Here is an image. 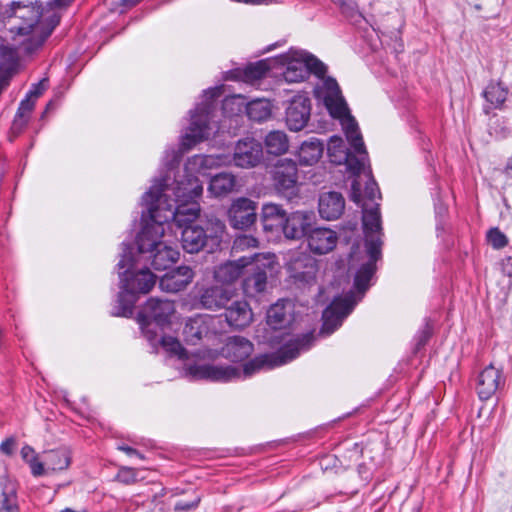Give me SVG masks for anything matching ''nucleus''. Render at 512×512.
I'll list each match as a JSON object with an SVG mask.
<instances>
[{"label":"nucleus","mask_w":512,"mask_h":512,"mask_svg":"<svg viewBox=\"0 0 512 512\" xmlns=\"http://www.w3.org/2000/svg\"><path fill=\"white\" fill-rule=\"evenodd\" d=\"M345 208L343 196L338 192H326L319 198V214L323 219L339 218Z\"/></svg>","instance_id":"obj_28"},{"label":"nucleus","mask_w":512,"mask_h":512,"mask_svg":"<svg viewBox=\"0 0 512 512\" xmlns=\"http://www.w3.org/2000/svg\"><path fill=\"white\" fill-rule=\"evenodd\" d=\"M352 189H353L352 199L355 202L359 203L360 202V194H358V192L360 191V183L357 180L353 181Z\"/></svg>","instance_id":"obj_58"},{"label":"nucleus","mask_w":512,"mask_h":512,"mask_svg":"<svg viewBox=\"0 0 512 512\" xmlns=\"http://www.w3.org/2000/svg\"><path fill=\"white\" fill-rule=\"evenodd\" d=\"M273 184L284 198L292 200L299 194L298 167L292 159H280L273 170Z\"/></svg>","instance_id":"obj_9"},{"label":"nucleus","mask_w":512,"mask_h":512,"mask_svg":"<svg viewBox=\"0 0 512 512\" xmlns=\"http://www.w3.org/2000/svg\"><path fill=\"white\" fill-rule=\"evenodd\" d=\"M34 105V101L28 96L21 101L11 127L14 133H20L21 130L26 126L29 114L32 112Z\"/></svg>","instance_id":"obj_39"},{"label":"nucleus","mask_w":512,"mask_h":512,"mask_svg":"<svg viewBox=\"0 0 512 512\" xmlns=\"http://www.w3.org/2000/svg\"><path fill=\"white\" fill-rule=\"evenodd\" d=\"M169 180V177H164L163 179L156 181L150 189H154V196L157 194L163 195L164 193H167V201L162 205V207L166 208L168 204H171L172 211H176L182 206L192 204L197 206V212L193 219L186 220L183 224L177 223L176 221L173 222L182 230L181 243L183 249L191 254L198 253L204 248L208 238H217L218 232H223L224 225L219 220H216L214 223L215 235L213 236L208 235L207 231L202 226L195 224V221L200 215V205L194 199L200 197L203 193V186L197 178L189 177L186 183L174 180L171 185L168 183Z\"/></svg>","instance_id":"obj_2"},{"label":"nucleus","mask_w":512,"mask_h":512,"mask_svg":"<svg viewBox=\"0 0 512 512\" xmlns=\"http://www.w3.org/2000/svg\"><path fill=\"white\" fill-rule=\"evenodd\" d=\"M15 440L13 438H8L3 441L0 445V450L2 453L6 455H11L14 450Z\"/></svg>","instance_id":"obj_54"},{"label":"nucleus","mask_w":512,"mask_h":512,"mask_svg":"<svg viewBox=\"0 0 512 512\" xmlns=\"http://www.w3.org/2000/svg\"><path fill=\"white\" fill-rule=\"evenodd\" d=\"M257 204L249 198L241 197L233 201L228 210L230 225L239 230L250 228L257 219Z\"/></svg>","instance_id":"obj_13"},{"label":"nucleus","mask_w":512,"mask_h":512,"mask_svg":"<svg viewBox=\"0 0 512 512\" xmlns=\"http://www.w3.org/2000/svg\"><path fill=\"white\" fill-rule=\"evenodd\" d=\"M286 212L280 205L269 203L262 207L261 221L265 231L283 229Z\"/></svg>","instance_id":"obj_30"},{"label":"nucleus","mask_w":512,"mask_h":512,"mask_svg":"<svg viewBox=\"0 0 512 512\" xmlns=\"http://www.w3.org/2000/svg\"><path fill=\"white\" fill-rule=\"evenodd\" d=\"M47 87H48V80L42 79L41 81H39L37 84H35L33 86V88L29 91L27 96L30 97L31 99L37 98L47 89Z\"/></svg>","instance_id":"obj_52"},{"label":"nucleus","mask_w":512,"mask_h":512,"mask_svg":"<svg viewBox=\"0 0 512 512\" xmlns=\"http://www.w3.org/2000/svg\"><path fill=\"white\" fill-rule=\"evenodd\" d=\"M17 52L15 49L0 45V76L9 83L10 78L16 72Z\"/></svg>","instance_id":"obj_34"},{"label":"nucleus","mask_w":512,"mask_h":512,"mask_svg":"<svg viewBox=\"0 0 512 512\" xmlns=\"http://www.w3.org/2000/svg\"><path fill=\"white\" fill-rule=\"evenodd\" d=\"M236 187V176L232 173L222 172L211 178L208 190L214 196L221 197L234 192Z\"/></svg>","instance_id":"obj_31"},{"label":"nucleus","mask_w":512,"mask_h":512,"mask_svg":"<svg viewBox=\"0 0 512 512\" xmlns=\"http://www.w3.org/2000/svg\"><path fill=\"white\" fill-rule=\"evenodd\" d=\"M262 158V144L254 138H245L237 142L231 163L241 168H253L261 162Z\"/></svg>","instance_id":"obj_14"},{"label":"nucleus","mask_w":512,"mask_h":512,"mask_svg":"<svg viewBox=\"0 0 512 512\" xmlns=\"http://www.w3.org/2000/svg\"><path fill=\"white\" fill-rule=\"evenodd\" d=\"M253 349V344L248 339L242 336H232L227 338L220 354L233 362H239L248 358Z\"/></svg>","instance_id":"obj_23"},{"label":"nucleus","mask_w":512,"mask_h":512,"mask_svg":"<svg viewBox=\"0 0 512 512\" xmlns=\"http://www.w3.org/2000/svg\"><path fill=\"white\" fill-rule=\"evenodd\" d=\"M311 101L305 95L294 96L286 108V123L290 130L300 131L310 118Z\"/></svg>","instance_id":"obj_18"},{"label":"nucleus","mask_w":512,"mask_h":512,"mask_svg":"<svg viewBox=\"0 0 512 512\" xmlns=\"http://www.w3.org/2000/svg\"><path fill=\"white\" fill-rule=\"evenodd\" d=\"M122 5L125 7H132L134 6L139 0H121Z\"/></svg>","instance_id":"obj_62"},{"label":"nucleus","mask_w":512,"mask_h":512,"mask_svg":"<svg viewBox=\"0 0 512 512\" xmlns=\"http://www.w3.org/2000/svg\"><path fill=\"white\" fill-rule=\"evenodd\" d=\"M251 261V275L243 281L244 293L249 297H254L263 292L267 285L266 268H270L274 262V256L253 254Z\"/></svg>","instance_id":"obj_10"},{"label":"nucleus","mask_w":512,"mask_h":512,"mask_svg":"<svg viewBox=\"0 0 512 512\" xmlns=\"http://www.w3.org/2000/svg\"><path fill=\"white\" fill-rule=\"evenodd\" d=\"M491 130H495V133L499 135L500 137H506L509 133L508 129L505 126H501L499 128V131L496 130V128L491 127Z\"/></svg>","instance_id":"obj_59"},{"label":"nucleus","mask_w":512,"mask_h":512,"mask_svg":"<svg viewBox=\"0 0 512 512\" xmlns=\"http://www.w3.org/2000/svg\"><path fill=\"white\" fill-rule=\"evenodd\" d=\"M488 242L494 249L504 248L508 244V239L498 228H492L487 233Z\"/></svg>","instance_id":"obj_46"},{"label":"nucleus","mask_w":512,"mask_h":512,"mask_svg":"<svg viewBox=\"0 0 512 512\" xmlns=\"http://www.w3.org/2000/svg\"><path fill=\"white\" fill-rule=\"evenodd\" d=\"M225 319L228 325L235 329H243L253 321V312L245 300L232 301L230 305H226Z\"/></svg>","instance_id":"obj_21"},{"label":"nucleus","mask_w":512,"mask_h":512,"mask_svg":"<svg viewBox=\"0 0 512 512\" xmlns=\"http://www.w3.org/2000/svg\"><path fill=\"white\" fill-rule=\"evenodd\" d=\"M221 89L219 87L211 88L204 92L207 101L196 107L191 114V123L188 132L182 139L181 148L183 151L189 150L196 143L208 138L210 130V114L213 109L212 99L219 97Z\"/></svg>","instance_id":"obj_6"},{"label":"nucleus","mask_w":512,"mask_h":512,"mask_svg":"<svg viewBox=\"0 0 512 512\" xmlns=\"http://www.w3.org/2000/svg\"><path fill=\"white\" fill-rule=\"evenodd\" d=\"M195 274L189 266H179L161 277L159 286L162 291L177 293L184 290L193 280Z\"/></svg>","instance_id":"obj_20"},{"label":"nucleus","mask_w":512,"mask_h":512,"mask_svg":"<svg viewBox=\"0 0 512 512\" xmlns=\"http://www.w3.org/2000/svg\"><path fill=\"white\" fill-rule=\"evenodd\" d=\"M116 479L126 485L133 484L137 481V472L130 467H121L117 473Z\"/></svg>","instance_id":"obj_48"},{"label":"nucleus","mask_w":512,"mask_h":512,"mask_svg":"<svg viewBox=\"0 0 512 512\" xmlns=\"http://www.w3.org/2000/svg\"><path fill=\"white\" fill-rule=\"evenodd\" d=\"M347 140L353 151L348 150L347 157L343 158L347 170L352 175L364 172L368 164V154L359 131L358 125L352 117L344 123Z\"/></svg>","instance_id":"obj_8"},{"label":"nucleus","mask_w":512,"mask_h":512,"mask_svg":"<svg viewBox=\"0 0 512 512\" xmlns=\"http://www.w3.org/2000/svg\"><path fill=\"white\" fill-rule=\"evenodd\" d=\"M504 384L502 371L493 365L487 366L479 375L477 393L482 400L491 398Z\"/></svg>","instance_id":"obj_22"},{"label":"nucleus","mask_w":512,"mask_h":512,"mask_svg":"<svg viewBox=\"0 0 512 512\" xmlns=\"http://www.w3.org/2000/svg\"><path fill=\"white\" fill-rule=\"evenodd\" d=\"M135 301L136 299L133 295H131L130 299H127V295L124 292L119 293L117 311L113 314L123 317L131 316Z\"/></svg>","instance_id":"obj_43"},{"label":"nucleus","mask_w":512,"mask_h":512,"mask_svg":"<svg viewBox=\"0 0 512 512\" xmlns=\"http://www.w3.org/2000/svg\"><path fill=\"white\" fill-rule=\"evenodd\" d=\"M250 259L252 255L221 264L214 271L215 280L224 284L235 282L242 275L243 269L252 264Z\"/></svg>","instance_id":"obj_26"},{"label":"nucleus","mask_w":512,"mask_h":512,"mask_svg":"<svg viewBox=\"0 0 512 512\" xmlns=\"http://www.w3.org/2000/svg\"><path fill=\"white\" fill-rule=\"evenodd\" d=\"M232 289L220 285H211L202 287L197 294V301L201 308L217 311L220 310L233 299Z\"/></svg>","instance_id":"obj_17"},{"label":"nucleus","mask_w":512,"mask_h":512,"mask_svg":"<svg viewBox=\"0 0 512 512\" xmlns=\"http://www.w3.org/2000/svg\"><path fill=\"white\" fill-rule=\"evenodd\" d=\"M508 90L501 83H490L483 96L494 108H500L507 99Z\"/></svg>","instance_id":"obj_38"},{"label":"nucleus","mask_w":512,"mask_h":512,"mask_svg":"<svg viewBox=\"0 0 512 512\" xmlns=\"http://www.w3.org/2000/svg\"><path fill=\"white\" fill-rule=\"evenodd\" d=\"M291 276L304 284L312 283L318 271L316 260L309 255H302L290 264Z\"/></svg>","instance_id":"obj_25"},{"label":"nucleus","mask_w":512,"mask_h":512,"mask_svg":"<svg viewBox=\"0 0 512 512\" xmlns=\"http://www.w3.org/2000/svg\"><path fill=\"white\" fill-rule=\"evenodd\" d=\"M293 321V304L289 300H280L267 311V324L272 329L286 328Z\"/></svg>","instance_id":"obj_24"},{"label":"nucleus","mask_w":512,"mask_h":512,"mask_svg":"<svg viewBox=\"0 0 512 512\" xmlns=\"http://www.w3.org/2000/svg\"><path fill=\"white\" fill-rule=\"evenodd\" d=\"M18 501L17 486L7 476H0V505Z\"/></svg>","instance_id":"obj_41"},{"label":"nucleus","mask_w":512,"mask_h":512,"mask_svg":"<svg viewBox=\"0 0 512 512\" xmlns=\"http://www.w3.org/2000/svg\"><path fill=\"white\" fill-rule=\"evenodd\" d=\"M161 344L167 351L175 355L181 356L183 349L181 347L180 342L177 339L170 336H165L162 337Z\"/></svg>","instance_id":"obj_49"},{"label":"nucleus","mask_w":512,"mask_h":512,"mask_svg":"<svg viewBox=\"0 0 512 512\" xmlns=\"http://www.w3.org/2000/svg\"><path fill=\"white\" fill-rule=\"evenodd\" d=\"M246 113L253 121H265L271 115V104L266 99L252 100L246 105Z\"/></svg>","instance_id":"obj_36"},{"label":"nucleus","mask_w":512,"mask_h":512,"mask_svg":"<svg viewBox=\"0 0 512 512\" xmlns=\"http://www.w3.org/2000/svg\"><path fill=\"white\" fill-rule=\"evenodd\" d=\"M0 512H19L18 501L0 505Z\"/></svg>","instance_id":"obj_57"},{"label":"nucleus","mask_w":512,"mask_h":512,"mask_svg":"<svg viewBox=\"0 0 512 512\" xmlns=\"http://www.w3.org/2000/svg\"><path fill=\"white\" fill-rule=\"evenodd\" d=\"M268 70L269 66L265 61H258L246 67L245 77L250 81L258 80L264 77Z\"/></svg>","instance_id":"obj_44"},{"label":"nucleus","mask_w":512,"mask_h":512,"mask_svg":"<svg viewBox=\"0 0 512 512\" xmlns=\"http://www.w3.org/2000/svg\"><path fill=\"white\" fill-rule=\"evenodd\" d=\"M266 150L272 155H281L288 151L289 140L284 131H270L264 140Z\"/></svg>","instance_id":"obj_35"},{"label":"nucleus","mask_w":512,"mask_h":512,"mask_svg":"<svg viewBox=\"0 0 512 512\" xmlns=\"http://www.w3.org/2000/svg\"><path fill=\"white\" fill-rule=\"evenodd\" d=\"M167 193L155 195L154 189H150L143 195V203L147 207L148 220L137 237L138 252L141 255L148 254L145 258L150 260L155 270H165L172 266L179 257V252L171 246L166 245L161 238L164 236V225L170 220L183 224L186 220L195 217L197 206L195 204L182 206L172 211V205L166 208L162 205L167 201Z\"/></svg>","instance_id":"obj_1"},{"label":"nucleus","mask_w":512,"mask_h":512,"mask_svg":"<svg viewBox=\"0 0 512 512\" xmlns=\"http://www.w3.org/2000/svg\"><path fill=\"white\" fill-rule=\"evenodd\" d=\"M233 2L252 4V5H260L264 3V0H232Z\"/></svg>","instance_id":"obj_61"},{"label":"nucleus","mask_w":512,"mask_h":512,"mask_svg":"<svg viewBox=\"0 0 512 512\" xmlns=\"http://www.w3.org/2000/svg\"><path fill=\"white\" fill-rule=\"evenodd\" d=\"M327 150L331 162L342 164L343 158L347 157V152L349 149L346 148L341 137L332 136L329 140Z\"/></svg>","instance_id":"obj_40"},{"label":"nucleus","mask_w":512,"mask_h":512,"mask_svg":"<svg viewBox=\"0 0 512 512\" xmlns=\"http://www.w3.org/2000/svg\"><path fill=\"white\" fill-rule=\"evenodd\" d=\"M258 244V240L251 235H241L234 240L233 249L245 250L248 248H255Z\"/></svg>","instance_id":"obj_47"},{"label":"nucleus","mask_w":512,"mask_h":512,"mask_svg":"<svg viewBox=\"0 0 512 512\" xmlns=\"http://www.w3.org/2000/svg\"><path fill=\"white\" fill-rule=\"evenodd\" d=\"M73 0H53L50 2L56 7H63L69 5Z\"/></svg>","instance_id":"obj_60"},{"label":"nucleus","mask_w":512,"mask_h":512,"mask_svg":"<svg viewBox=\"0 0 512 512\" xmlns=\"http://www.w3.org/2000/svg\"><path fill=\"white\" fill-rule=\"evenodd\" d=\"M21 457L22 459L29 464L31 468V472L34 476H42L45 474L44 464L37 459V455L34 449L25 445L21 449Z\"/></svg>","instance_id":"obj_42"},{"label":"nucleus","mask_w":512,"mask_h":512,"mask_svg":"<svg viewBox=\"0 0 512 512\" xmlns=\"http://www.w3.org/2000/svg\"><path fill=\"white\" fill-rule=\"evenodd\" d=\"M364 196L369 201L373 202L377 197L380 198V191L377 183L371 179L365 186Z\"/></svg>","instance_id":"obj_50"},{"label":"nucleus","mask_w":512,"mask_h":512,"mask_svg":"<svg viewBox=\"0 0 512 512\" xmlns=\"http://www.w3.org/2000/svg\"><path fill=\"white\" fill-rule=\"evenodd\" d=\"M355 304L356 301L353 293L345 297L335 298L323 312V325L320 333L326 335L333 333L341 326L344 318L350 314Z\"/></svg>","instance_id":"obj_11"},{"label":"nucleus","mask_w":512,"mask_h":512,"mask_svg":"<svg viewBox=\"0 0 512 512\" xmlns=\"http://www.w3.org/2000/svg\"><path fill=\"white\" fill-rule=\"evenodd\" d=\"M337 241V233L325 227L312 228L307 236L310 251L319 255L331 252L336 247Z\"/></svg>","instance_id":"obj_19"},{"label":"nucleus","mask_w":512,"mask_h":512,"mask_svg":"<svg viewBox=\"0 0 512 512\" xmlns=\"http://www.w3.org/2000/svg\"><path fill=\"white\" fill-rule=\"evenodd\" d=\"M286 69L283 77L288 83H297L303 81L307 76V64L305 62V53L294 52L284 56Z\"/></svg>","instance_id":"obj_27"},{"label":"nucleus","mask_w":512,"mask_h":512,"mask_svg":"<svg viewBox=\"0 0 512 512\" xmlns=\"http://www.w3.org/2000/svg\"><path fill=\"white\" fill-rule=\"evenodd\" d=\"M119 269L126 268L125 272L120 273L122 288L127 294L148 293L156 283V277L149 269H141L133 272L134 260L132 257V248L124 245L123 255L118 262Z\"/></svg>","instance_id":"obj_7"},{"label":"nucleus","mask_w":512,"mask_h":512,"mask_svg":"<svg viewBox=\"0 0 512 512\" xmlns=\"http://www.w3.org/2000/svg\"><path fill=\"white\" fill-rule=\"evenodd\" d=\"M6 28L16 35L31 34L26 50L32 52L40 47L59 24L60 17L51 15L46 21H40L41 11L33 4L13 2L1 12Z\"/></svg>","instance_id":"obj_4"},{"label":"nucleus","mask_w":512,"mask_h":512,"mask_svg":"<svg viewBox=\"0 0 512 512\" xmlns=\"http://www.w3.org/2000/svg\"><path fill=\"white\" fill-rule=\"evenodd\" d=\"M331 1L337 5H340L344 0H331Z\"/></svg>","instance_id":"obj_63"},{"label":"nucleus","mask_w":512,"mask_h":512,"mask_svg":"<svg viewBox=\"0 0 512 512\" xmlns=\"http://www.w3.org/2000/svg\"><path fill=\"white\" fill-rule=\"evenodd\" d=\"M362 209L365 247L369 261L360 267L354 279L355 287L360 293H364L369 287V281L376 270L375 262L381 257L383 244L379 204L369 206L368 203H364Z\"/></svg>","instance_id":"obj_5"},{"label":"nucleus","mask_w":512,"mask_h":512,"mask_svg":"<svg viewBox=\"0 0 512 512\" xmlns=\"http://www.w3.org/2000/svg\"><path fill=\"white\" fill-rule=\"evenodd\" d=\"M501 267L505 275L512 277V257H505L501 262Z\"/></svg>","instance_id":"obj_55"},{"label":"nucleus","mask_w":512,"mask_h":512,"mask_svg":"<svg viewBox=\"0 0 512 512\" xmlns=\"http://www.w3.org/2000/svg\"><path fill=\"white\" fill-rule=\"evenodd\" d=\"M313 341L312 332L297 336L286 342L276 354L261 355L250 360L242 370L233 366L205 364L192 367L190 371L196 378L215 382H229L241 378L242 374L250 377L264 367L272 368L295 359L301 351L308 350Z\"/></svg>","instance_id":"obj_3"},{"label":"nucleus","mask_w":512,"mask_h":512,"mask_svg":"<svg viewBox=\"0 0 512 512\" xmlns=\"http://www.w3.org/2000/svg\"><path fill=\"white\" fill-rule=\"evenodd\" d=\"M339 7L347 17H355L358 14V5L355 0H344Z\"/></svg>","instance_id":"obj_51"},{"label":"nucleus","mask_w":512,"mask_h":512,"mask_svg":"<svg viewBox=\"0 0 512 512\" xmlns=\"http://www.w3.org/2000/svg\"><path fill=\"white\" fill-rule=\"evenodd\" d=\"M305 62L307 64V76L313 73L318 77H324L327 68L319 59L305 53Z\"/></svg>","instance_id":"obj_45"},{"label":"nucleus","mask_w":512,"mask_h":512,"mask_svg":"<svg viewBox=\"0 0 512 512\" xmlns=\"http://www.w3.org/2000/svg\"><path fill=\"white\" fill-rule=\"evenodd\" d=\"M324 151L323 143L317 138H310L304 141L298 152L300 163L303 165H313L319 161Z\"/></svg>","instance_id":"obj_33"},{"label":"nucleus","mask_w":512,"mask_h":512,"mask_svg":"<svg viewBox=\"0 0 512 512\" xmlns=\"http://www.w3.org/2000/svg\"><path fill=\"white\" fill-rule=\"evenodd\" d=\"M118 449L123 451L124 453H126L129 456L135 455L142 460L144 459V455L142 453H140L139 451H137L136 449H134L130 446L120 445V446H118Z\"/></svg>","instance_id":"obj_56"},{"label":"nucleus","mask_w":512,"mask_h":512,"mask_svg":"<svg viewBox=\"0 0 512 512\" xmlns=\"http://www.w3.org/2000/svg\"><path fill=\"white\" fill-rule=\"evenodd\" d=\"M199 502H200L199 497H197L192 502H178V503H176L174 509L176 512L188 511V510L196 508L198 506Z\"/></svg>","instance_id":"obj_53"},{"label":"nucleus","mask_w":512,"mask_h":512,"mask_svg":"<svg viewBox=\"0 0 512 512\" xmlns=\"http://www.w3.org/2000/svg\"><path fill=\"white\" fill-rule=\"evenodd\" d=\"M205 334H207V327L200 318L189 319L183 329L185 341L192 345H196Z\"/></svg>","instance_id":"obj_37"},{"label":"nucleus","mask_w":512,"mask_h":512,"mask_svg":"<svg viewBox=\"0 0 512 512\" xmlns=\"http://www.w3.org/2000/svg\"><path fill=\"white\" fill-rule=\"evenodd\" d=\"M319 94L323 97L324 104L332 117L343 118L347 116V119L350 117L347 104L335 79L330 77L323 79Z\"/></svg>","instance_id":"obj_15"},{"label":"nucleus","mask_w":512,"mask_h":512,"mask_svg":"<svg viewBox=\"0 0 512 512\" xmlns=\"http://www.w3.org/2000/svg\"><path fill=\"white\" fill-rule=\"evenodd\" d=\"M231 164V156L224 154L195 155L188 161V167L199 173Z\"/></svg>","instance_id":"obj_29"},{"label":"nucleus","mask_w":512,"mask_h":512,"mask_svg":"<svg viewBox=\"0 0 512 512\" xmlns=\"http://www.w3.org/2000/svg\"><path fill=\"white\" fill-rule=\"evenodd\" d=\"M175 312V304L168 299L150 298L138 313L137 320L142 328L154 321L158 325L169 322Z\"/></svg>","instance_id":"obj_12"},{"label":"nucleus","mask_w":512,"mask_h":512,"mask_svg":"<svg viewBox=\"0 0 512 512\" xmlns=\"http://www.w3.org/2000/svg\"><path fill=\"white\" fill-rule=\"evenodd\" d=\"M45 474L67 469L71 463V453L67 448L50 450L44 456Z\"/></svg>","instance_id":"obj_32"},{"label":"nucleus","mask_w":512,"mask_h":512,"mask_svg":"<svg viewBox=\"0 0 512 512\" xmlns=\"http://www.w3.org/2000/svg\"><path fill=\"white\" fill-rule=\"evenodd\" d=\"M315 222V214L308 210H299L286 216L283 233L288 239H301L308 236Z\"/></svg>","instance_id":"obj_16"}]
</instances>
